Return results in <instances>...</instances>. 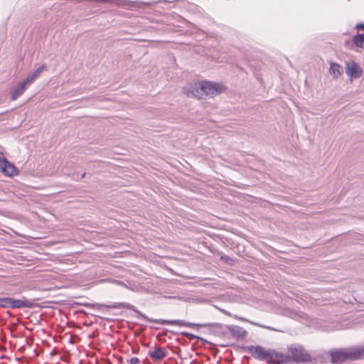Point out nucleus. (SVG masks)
Returning a JSON list of instances; mask_svg holds the SVG:
<instances>
[{"label": "nucleus", "mask_w": 364, "mask_h": 364, "mask_svg": "<svg viewBox=\"0 0 364 364\" xmlns=\"http://www.w3.org/2000/svg\"><path fill=\"white\" fill-rule=\"evenodd\" d=\"M267 363L272 364H287L290 362V357L288 355L278 352L275 350H269Z\"/></svg>", "instance_id": "nucleus-4"}, {"label": "nucleus", "mask_w": 364, "mask_h": 364, "mask_svg": "<svg viewBox=\"0 0 364 364\" xmlns=\"http://www.w3.org/2000/svg\"><path fill=\"white\" fill-rule=\"evenodd\" d=\"M85 173H82V174L81 175V178H84V177H85Z\"/></svg>", "instance_id": "nucleus-23"}, {"label": "nucleus", "mask_w": 364, "mask_h": 364, "mask_svg": "<svg viewBox=\"0 0 364 364\" xmlns=\"http://www.w3.org/2000/svg\"><path fill=\"white\" fill-rule=\"evenodd\" d=\"M355 28L358 30L364 31V23H359L355 26Z\"/></svg>", "instance_id": "nucleus-18"}, {"label": "nucleus", "mask_w": 364, "mask_h": 364, "mask_svg": "<svg viewBox=\"0 0 364 364\" xmlns=\"http://www.w3.org/2000/svg\"><path fill=\"white\" fill-rule=\"evenodd\" d=\"M31 85V83L27 81L26 78L23 82L19 83L11 93V100H16L18 97L22 95L26 89Z\"/></svg>", "instance_id": "nucleus-8"}, {"label": "nucleus", "mask_w": 364, "mask_h": 364, "mask_svg": "<svg viewBox=\"0 0 364 364\" xmlns=\"http://www.w3.org/2000/svg\"><path fill=\"white\" fill-rule=\"evenodd\" d=\"M0 170L5 176L10 177L16 175L18 172L15 166L7 159L3 161L0 166Z\"/></svg>", "instance_id": "nucleus-9"}, {"label": "nucleus", "mask_w": 364, "mask_h": 364, "mask_svg": "<svg viewBox=\"0 0 364 364\" xmlns=\"http://www.w3.org/2000/svg\"><path fill=\"white\" fill-rule=\"evenodd\" d=\"M157 323L162 325H175L178 326H192L193 324L186 323L182 320H159L156 321Z\"/></svg>", "instance_id": "nucleus-10"}, {"label": "nucleus", "mask_w": 364, "mask_h": 364, "mask_svg": "<svg viewBox=\"0 0 364 364\" xmlns=\"http://www.w3.org/2000/svg\"><path fill=\"white\" fill-rule=\"evenodd\" d=\"M148 355L153 361L160 362L167 356L168 352L164 348L156 345L149 350Z\"/></svg>", "instance_id": "nucleus-7"}, {"label": "nucleus", "mask_w": 364, "mask_h": 364, "mask_svg": "<svg viewBox=\"0 0 364 364\" xmlns=\"http://www.w3.org/2000/svg\"><path fill=\"white\" fill-rule=\"evenodd\" d=\"M222 83L203 81L189 85L184 89V93L188 97L203 99L205 97H213L220 94L225 90Z\"/></svg>", "instance_id": "nucleus-1"}, {"label": "nucleus", "mask_w": 364, "mask_h": 364, "mask_svg": "<svg viewBox=\"0 0 364 364\" xmlns=\"http://www.w3.org/2000/svg\"><path fill=\"white\" fill-rule=\"evenodd\" d=\"M345 68L350 80L360 77L363 73V68L355 60L346 62Z\"/></svg>", "instance_id": "nucleus-5"}, {"label": "nucleus", "mask_w": 364, "mask_h": 364, "mask_svg": "<svg viewBox=\"0 0 364 364\" xmlns=\"http://www.w3.org/2000/svg\"><path fill=\"white\" fill-rule=\"evenodd\" d=\"M245 350L250 353L255 358L267 362V354L269 350L265 349L261 346H247L245 348Z\"/></svg>", "instance_id": "nucleus-6"}, {"label": "nucleus", "mask_w": 364, "mask_h": 364, "mask_svg": "<svg viewBox=\"0 0 364 364\" xmlns=\"http://www.w3.org/2000/svg\"><path fill=\"white\" fill-rule=\"evenodd\" d=\"M345 45L348 47H349L350 48H353L351 46H350V41H346L345 42Z\"/></svg>", "instance_id": "nucleus-22"}, {"label": "nucleus", "mask_w": 364, "mask_h": 364, "mask_svg": "<svg viewBox=\"0 0 364 364\" xmlns=\"http://www.w3.org/2000/svg\"><path fill=\"white\" fill-rule=\"evenodd\" d=\"M352 44L357 48L364 49V34L357 33V34L353 37Z\"/></svg>", "instance_id": "nucleus-14"}, {"label": "nucleus", "mask_w": 364, "mask_h": 364, "mask_svg": "<svg viewBox=\"0 0 364 364\" xmlns=\"http://www.w3.org/2000/svg\"><path fill=\"white\" fill-rule=\"evenodd\" d=\"M6 159L4 156V154L2 152H0V166L3 164V161H5Z\"/></svg>", "instance_id": "nucleus-19"}, {"label": "nucleus", "mask_w": 364, "mask_h": 364, "mask_svg": "<svg viewBox=\"0 0 364 364\" xmlns=\"http://www.w3.org/2000/svg\"><path fill=\"white\" fill-rule=\"evenodd\" d=\"M182 334L183 336H186V337H188V338H193L194 337L193 335L191 334V333H182Z\"/></svg>", "instance_id": "nucleus-20"}, {"label": "nucleus", "mask_w": 364, "mask_h": 364, "mask_svg": "<svg viewBox=\"0 0 364 364\" xmlns=\"http://www.w3.org/2000/svg\"><path fill=\"white\" fill-rule=\"evenodd\" d=\"M130 364H140V360L138 358H132L129 360Z\"/></svg>", "instance_id": "nucleus-17"}, {"label": "nucleus", "mask_w": 364, "mask_h": 364, "mask_svg": "<svg viewBox=\"0 0 364 364\" xmlns=\"http://www.w3.org/2000/svg\"><path fill=\"white\" fill-rule=\"evenodd\" d=\"M0 306L3 308H12V298H0Z\"/></svg>", "instance_id": "nucleus-15"}, {"label": "nucleus", "mask_w": 364, "mask_h": 364, "mask_svg": "<svg viewBox=\"0 0 364 364\" xmlns=\"http://www.w3.org/2000/svg\"><path fill=\"white\" fill-rule=\"evenodd\" d=\"M46 68L47 66L46 64L41 65L26 77L27 81L32 84L36 80V79H37L40 75L46 69Z\"/></svg>", "instance_id": "nucleus-13"}, {"label": "nucleus", "mask_w": 364, "mask_h": 364, "mask_svg": "<svg viewBox=\"0 0 364 364\" xmlns=\"http://www.w3.org/2000/svg\"><path fill=\"white\" fill-rule=\"evenodd\" d=\"M220 259L223 260V261H225V262H228L230 258L228 257H227V256H221L220 257Z\"/></svg>", "instance_id": "nucleus-21"}, {"label": "nucleus", "mask_w": 364, "mask_h": 364, "mask_svg": "<svg viewBox=\"0 0 364 364\" xmlns=\"http://www.w3.org/2000/svg\"><path fill=\"white\" fill-rule=\"evenodd\" d=\"M256 325V323H255ZM257 326H259V327H263L262 325L257 324Z\"/></svg>", "instance_id": "nucleus-24"}, {"label": "nucleus", "mask_w": 364, "mask_h": 364, "mask_svg": "<svg viewBox=\"0 0 364 364\" xmlns=\"http://www.w3.org/2000/svg\"><path fill=\"white\" fill-rule=\"evenodd\" d=\"M231 333L233 336H237L238 337H243L246 334V331L245 330L238 327L231 328Z\"/></svg>", "instance_id": "nucleus-16"}, {"label": "nucleus", "mask_w": 364, "mask_h": 364, "mask_svg": "<svg viewBox=\"0 0 364 364\" xmlns=\"http://www.w3.org/2000/svg\"><path fill=\"white\" fill-rule=\"evenodd\" d=\"M288 351L290 353V361L296 363L310 362L311 360V355L301 345L292 344L288 347Z\"/></svg>", "instance_id": "nucleus-2"}, {"label": "nucleus", "mask_w": 364, "mask_h": 364, "mask_svg": "<svg viewBox=\"0 0 364 364\" xmlns=\"http://www.w3.org/2000/svg\"><path fill=\"white\" fill-rule=\"evenodd\" d=\"M331 355V360L334 363H341L347 360L357 358L356 353L343 349L332 351Z\"/></svg>", "instance_id": "nucleus-3"}, {"label": "nucleus", "mask_w": 364, "mask_h": 364, "mask_svg": "<svg viewBox=\"0 0 364 364\" xmlns=\"http://www.w3.org/2000/svg\"><path fill=\"white\" fill-rule=\"evenodd\" d=\"M32 306L31 303L26 299L25 298H23L22 299H15L12 298V308L13 309H21L23 307H28L30 308Z\"/></svg>", "instance_id": "nucleus-12"}, {"label": "nucleus", "mask_w": 364, "mask_h": 364, "mask_svg": "<svg viewBox=\"0 0 364 364\" xmlns=\"http://www.w3.org/2000/svg\"><path fill=\"white\" fill-rule=\"evenodd\" d=\"M329 73L334 79H338L343 73L342 67L337 63H331Z\"/></svg>", "instance_id": "nucleus-11"}]
</instances>
